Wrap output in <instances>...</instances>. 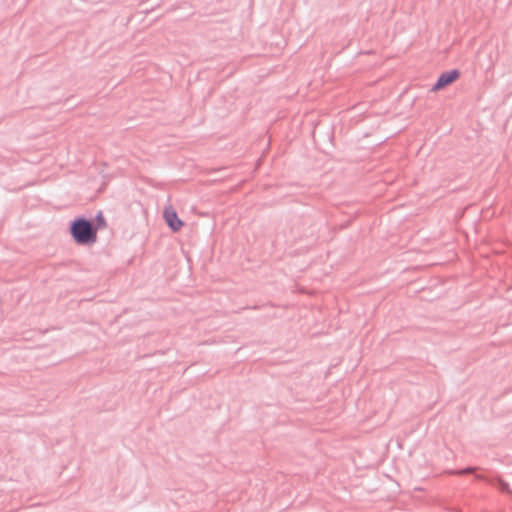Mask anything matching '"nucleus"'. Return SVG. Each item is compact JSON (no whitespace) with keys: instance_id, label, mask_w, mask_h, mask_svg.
Instances as JSON below:
<instances>
[{"instance_id":"f257e3e1","label":"nucleus","mask_w":512,"mask_h":512,"mask_svg":"<svg viewBox=\"0 0 512 512\" xmlns=\"http://www.w3.org/2000/svg\"><path fill=\"white\" fill-rule=\"evenodd\" d=\"M71 237L78 245H92L97 241L98 227L95 223L85 217H77L69 227Z\"/></svg>"},{"instance_id":"f03ea898","label":"nucleus","mask_w":512,"mask_h":512,"mask_svg":"<svg viewBox=\"0 0 512 512\" xmlns=\"http://www.w3.org/2000/svg\"><path fill=\"white\" fill-rule=\"evenodd\" d=\"M460 77V72L457 69L443 72L437 79L436 83L432 86L431 91L436 92L442 90L446 86L452 84Z\"/></svg>"},{"instance_id":"7ed1b4c3","label":"nucleus","mask_w":512,"mask_h":512,"mask_svg":"<svg viewBox=\"0 0 512 512\" xmlns=\"http://www.w3.org/2000/svg\"><path fill=\"white\" fill-rule=\"evenodd\" d=\"M163 217L168 227L173 232H178L184 225V222L179 219L177 212L172 208V206H168L164 209Z\"/></svg>"},{"instance_id":"20e7f679","label":"nucleus","mask_w":512,"mask_h":512,"mask_svg":"<svg viewBox=\"0 0 512 512\" xmlns=\"http://www.w3.org/2000/svg\"><path fill=\"white\" fill-rule=\"evenodd\" d=\"M493 484L497 486V488L502 492V493H506V494H509V495H512V490L510 489V486L509 484L504 481L502 478L500 477H497L494 481H493Z\"/></svg>"},{"instance_id":"39448f33","label":"nucleus","mask_w":512,"mask_h":512,"mask_svg":"<svg viewBox=\"0 0 512 512\" xmlns=\"http://www.w3.org/2000/svg\"><path fill=\"white\" fill-rule=\"evenodd\" d=\"M95 227H98V230L101 229V228H105L106 227V220L102 214V212H99L97 215H96V224H95Z\"/></svg>"},{"instance_id":"423d86ee","label":"nucleus","mask_w":512,"mask_h":512,"mask_svg":"<svg viewBox=\"0 0 512 512\" xmlns=\"http://www.w3.org/2000/svg\"><path fill=\"white\" fill-rule=\"evenodd\" d=\"M476 469H477L476 467H466V468H463V469L450 471V473L454 474V475H464V474L472 473Z\"/></svg>"},{"instance_id":"0eeeda50","label":"nucleus","mask_w":512,"mask_h":512,"mask_svg":"<svg viewBox=\"0 0 512 512\" xmlns=\"http://www.w3.org/2000/svg\"><path fill=\"white\" fill-rule=\"evenodd\" d=\"M476 478H477V479H480V480H484V477H483V476H481V475H476Z\"/></svg>"}]
</instances>
